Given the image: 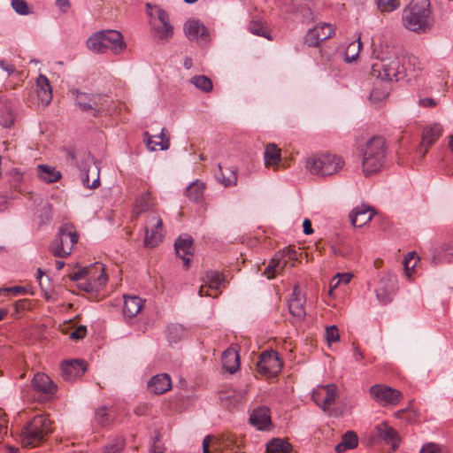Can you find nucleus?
I'll return each instance as SVG.
<instances>
[{"mask_svg":"<svg viewBox=\"0 0 453 453\" xmlns=\"http://www.w3.org/2000/svg\"><path fill=\"white\" fill-rule=\"evenodd\" d=\"M403 24L410 31L425 34L434 24L429 0H411L403 12Z\"/></svg>","mask_w":453,"mask_h":453,"instance_id":"obj_1","label":"nucleus"},{"mask_svg":"<svg viewBox=\"0 0 453 453\" xmlns=\"http://www.w3.org/2000/svg\"><path fill=\"white\" fill-rule=\"evenodd\" d=\"M386 141L381 136H373L360 148L362 171L365 176L379 173L386 157Z\"/></svg>","mask_w":453,"mask_h":453,"instance_id":"obj_2","label":"nucleus"},{"mask_svg":"<svg viewBox=\"0 0 453 453\" xmlns=\"http://www.w3.org/2000/svg\"><path fill=\"white\" fill-rule=\"evenodd\" d=\"M69 278L77 281V287L87 293H98L108 281L105 268L98 262L70 273Z\"/></svg>","mask_w":453,"mask_h":453,"instance_id":"obj_3","label":"nucleus"},{"mask_svg":"<svg viewBox=\"0 0 453 453\" xmlns=\"http://www.w3.org/2000/svg\"><path fill=\"white\" fill-rule=\"evenodd\" d=\"M86 44L95 53H104L109 50L114 54H119L127 47L122 35L117 30L96 32L88 37Z\"/></svg>","mask_w":453,"mask_h":453,"instance_id":"obj_4","label":"nucleus"},{"mask_svg":"<svg viewBox=\"0 0 453 453\" xmlns=\"http://www.w3.org/2000/svg\"><path fill=\"white\" fill-rule=\"evenodd\" d=\"M52 433L51 421L46 414L35 416L21 430V441L24 447L39 446Z\"/></svg>","mask_w":453,"mask_h":453,"instance_id":"obj_5","label":"nucleus"},{"mask_svg":"<svg viewBox=\"0 0 453 453\" xmlns=\"http://www.w3.org/2000/svg\"><path fill=\"white\" fill-rule=\"evenodd\" d=\"M342 157L331 153L315 154L306 160V167L312 173L320 176L333 175L344 166Z\"/></svg>","mask_w":453,"mask_h":453,"instance_id":"obj_6","label":"nucleus"},{"mask_svg":"<svg viewBox=\"0 0 453 453\" xmlns=\"http://www.w3.org/2000/svg\"><path fill=\"white\" fill-rule=\"evenodd\" d=\"M147 14L155 38L159 42H167L173 35V26L170 23L168 13L157 5L146 4Z\"/></svg>","mask_w":453,"mask_h":453,"instance_id":"obj_7","label":"nucleus"},{"mask_svg":"<svg viewBox=\"0 0 453 453\" xmlns=\"http://www.w3.org/2000/svg\"><path fill=\"white\" fill-rule=\"evenodd\" d=\"M406 73V68L403 62L397 57H388L379 59L372 65V76L380 79L381 81H398L402 79Z\"/></svg>","mask_w":453,"mask_h":453,"instance_id":"obj_8","label":"nucleus"},{"mask_svg":"<svg viewBox=\"0 0 453 453\" xmlns=\"http://www.w3.org/2000/svg\"><path fill=\"white\" fill-rule=\"evenodd\" d=\"M78 240L79 235L74 226L65 224L59 227L58 235L50 246V250L55 257H65L72 253Z\"/></svg>","mask_w":453,"mask_h":453,"instance_id":"obj_9","label":"nucleus"},{"mask_svg":"<svg viewBox=\"0 0 453 453\" xmlns=\"http://www.w3.org/2000/svg\"><path fill=\"white\" fill-rule=\"evenodd\" d=\"M283 363L276 351H265L257 363V372L265 378L276 377L281 371Z\"/></svg>","mask_w":453,"mask_h":453,"instance_id":"obj_10","label":"nucleus"},{"mask_svg":"<svg viewBox=\"0 0 453 453\" xmlns=\"http://www.w3.org/2000/svg\"><path fill=\"white\" fill-rule=\"evenodd\" d=\"M106 97L97 94L78 92L76 104L84 111H89L92 116L98 117L104 111Z\"/></svg>","mask_w":453,"mask_h":453,"instance_id":"obj_11","label":"nucleus"},{"mask_svg":"<svg viewBox=\"0 0 453 453\" xmlns=\"http://www.w3.org/2000/svg\"><path fill=\"white\" fill-rule=\"evenodd\" d=\"M370 394L377 403L383 406L396 405L403 399L401 391L383 384L371 387Z\"/></svg>","mask_w":453,"mask_h":453,"instance_id":"obj_12","label":"nucleus"},{"mask_svg":"<svg viewBox=\"0 0 453 453\" xmlns=\"http://www.w3.org/2000/svg\"><path fill=\"white\" fill-rule=\"evenodd\" d=\"M100 168L96 165L95 158L88 154L84 165L81 168V178L82 184L88 188H96L100 185Z\"/></svg>","mask_w":453,"mask_h":453,"instance_id":"obj_13","label":"nucleus"},{"mask_svg":"<svg viewBox=\"0 0 453 453\" xmlns=\"http://www.w3.org/2000/svg\"><path fill=\"white\" fill-rule=\"evenodd\" d=\"M337 396V387L334 384L319 386L312 392V400L325 412H328Z\"/></svg>","mask_w":453,"mask_h":453,"instance_id":"obj_14","label":"nucleus"},{"mask_svg":"<svg viewBox=\"0 0 453 453\" xmlns=\"http://www.w3.org/2000/svg\"><path fill=\"white\" fill-rule=\"evenodd\" d=\"M163 237V221L159 216L152 214L145 226L144 245L154 248L162 242Z\"/></svg>","mask_w":453,"mask_h":453,"instance_id":"obj_15","label":"nucleus"},{"mask_svg":"<svg viewBox=\"0 0 453 453\" xmlns=\"http://www.w3.org/2000/svg\"><path fill=\"white\" fill-rule=\"evenodd\" d=\"M335 28L330 23H319L309 29L304 35V43L309 47H318L323 41L334 35Z\"/></svg>","mask_w":453,"mask_h":453,"instance_id":"obj_16","label":"nucleus"},{"mask_svg":"<svg viewBox=\"0 0 453 453\" xmlns=\"http://www.w3.org/2000/svg\"><path fill=\"white\" fill-rule=\"evenodd\" d=\"M184 33L190 41L200 44H207L211 41L207 27L198 19H188L184 24Z\"/></svg>","mask_w":453,"mask_h":453,"instance_id":"obj_17","label":"nucleus"},{"mask_svg":"<svg viewBox=\"0 0 453 453\" xmlns=\"http://www.w3.org/2000/svg\"><path fill=\"white\" fill-rule=\"evenodd\" d=\"M395 288L396 277L391 273L386 274L379 280L375 289L378 300L385 304L390 303Z\"/></svg>","mask_w":453,"mask_h":453,"instance_id":"obj_18","label":"nucleus"},{"mask_svg":"<svg viewBox=\"0 0 453 453\" xmlns=\"http://www.w3.org/2000/svg\"><path fill=\"white\" fill-rule=\"evenodd\" d=\"M377 441H384L387 444H390L392 449H395L398 446V434L387 423L382 422L378 425L372 431V443Z\"/></svg>","mask_w":453,"mask_h":453,"instance_id":"obj_19","label":"nucleus"},{"mask_svg":"<svg viewBox=\"0 0 453 453\" xmlns=\"http://www.w3.org/2000/svg\"><path fill=\"white\" fill-rule=\"evenodd\" d=\"M85 371L86 364L82 360L65 361L61 365V376L66 381L81 377Z\"/></svg>","mask_w":453,"mask_h":453,"instance_id":"obj_20","label":"nucleus"},{"mask_svg":"<svg viewBox=\"0 0 453 453\" xmlns=\"http://www.w3.org/2000/svg\"><path fill=\"white\" fill-rule=\"evenodd\" d=\"M453 261V240L444 242L433 250L432 263L438 265Z\"/></svg>","mask_w":453,"mask_h":453,"instance_id":"obj_21","label":"nucleus"},{"mask_svg":"<svg viewBox=\"0 0 453 453\" xmlns=\"http://www.w3.org/2000/svg\"><path fill=\"white\" fill-rule=\"evenodd\" d=\"M174 248L176 254L183 260L184 266L188 269L190 257L194 251L193 239L191 237H179L174 243Z\"/></svg>","mask_w":453,"mask_h":453,"instance_id":"obj_22","label":"nucleus"},{"mask_svg":"<svg viewBox=\"0 0 453 453\" xmlns=\"http://www.w3.org/2000/svg\"><path fill=\"white\" fill-rule=\"evenodd\" d=\"M373 214V210L371 207L362 204L352 210L349 219L354 226L361 227L372 220Z\"/></svg>","mask_w":453,"mask_h":453,"instance_id":"obj_23","label":"nucleus"},{"mask_svg":"<svg viewBox=\"0 0 453 453\" xmlns=\"http://www.w3.org/2000/svg\"><path fill=\"white\" fill-rule=\"evenodd\" d=\"M304 303V297L301 296L298 287H296L288 300V309L290 313L298 319H303L306 315Z\"/></svg>","mask_w":453,"mask_h":453,"instance_id":"obj_24","label":"nucleus"},{"mask_svg":"<svg viewBox=\"0 0 453 453\" xmlns=\"http://www.w3.org/2000/svg\"><path fill=\"white\" fill-rule=\"evenodd\" d=\"M32 387L35 390L48 395L57 391V385L45 373H36L32 380Z\"/></svg>","mask_w":453,"mask_h":453,"instance_id":"obj_25","label":"nucleus"},{"mask_svg":"<svg viewBox=\"0 0 453 453\" xmlns=\"http://www.w3.org/2000/svg\"><path fill=\"white\" fill-rule=\"evenodd\" d=\"M250 423L259 430H265L271 425L270 410L265 406L255 409L250 418Z\"/></svg>","mask_w":453,"mask_h":453,"instance_id":"obj_26","label":"nucleus"},{"mask_svg":"<svg viewBox=\"0 0 453 453\" xmlns=\"http://www.w3.org/2000/svg\"><path fill=\"white\" fill-rule=\"evenodd\" d=\"M242 442L234 435H227L215 442V450L219 453H242Z\"/></svg>","mask_w":453,"mask_h":453,"instance_id":"obj_27","label":"nucleus"},{"mask_svg":"<svg viewBox=\"0 0 453 453\" xmlns=\"http://www.w3.org/2000/svg\"><path fill=\"white\" fill-rule=\"evenodd\" d=\"M442 128L438 124H434L424 128L422 134L421 147L424 148L423 156L427 152L428 149L440 138Z\"/></svg>","mask_w":453,"mask_h":453,"instance_id":"obj_28","label":"nucleus"},{"mask_svg":"<svg viewBox=\"0 0 453 453\" xmlns=\"http://www.w3.org/2000/svg\"><path fill=\"white\" fill-rule=\"evenodd\" d=\"M144 136L150 150H167L170 146V141L165 134V128H162L158 134L152 136L148 132H145Z\"/></svg>","mask_w":453,"mask_h":453,"instance_id":"obj_29","label":"nucleus"},{"mask_svg":"<svg viewBox=\"0 0 453 453\" xmlns=\"http://www.w3.org/2000/svg\"><path fill=\"white\" fill-rule=\"evenodd\" d=\"M148 386L155 394L160 395L171 389L172 380L168 374L161 373L153 376L150 380Z\"/></svg>","mask_w":453,"mask_h":453,"instance_id":"obj_30","label":"nucleus"},{"mask_svg":"<svg viewBox=\"0 0 453 453\" xmlns=\"http://www.w3.org/2000/svg\"><path fill=\"white\" fill-rule=\"evenodd\" d=\"M265 165L276 170L281 161V150L275 143H268L264 151Z\"/></svg>","mask_w":453,"mask_h":453,"instance_id":"obj_31","label":"nucleus"},{"mask_svg":"<svg viewBox=\"0 0 453 453\" xmlns=\"http://www.w3.org/2000/svg\"><path fill=\"white\" fill-rule=\"evenodd\" d=\"M223 368L230 373L235 372L240 366V357L234 349H227L223 352L222 357Z\"/></svg>","mask_w":453,"mask_h":453,"instance_id":"obj_32","label":"nucleus"},{"mask_svg":"<svg viewBox=\"0 0 453 453\" xmlns=\"http://www.w3.org/2000/svg\"><path fill=\"white\" fill-rule=\"evenodd\" d=\"M124 307L123 313L126 317L134 318L142 310L143 306V301L141 297L134 296H124Z\"/></svg>","mask_w":453,"mask_h":453,"instance_id":"obj_33","label":"nucleus"},{"mask_svg":"<svg viewBox=\"0 0 453 453\" xmlns=\"http://www.w3.org/2000/svg\"><path fill=\"white\" fill-rule=\"evenodd\" d=\"M154 198L151 196L150 193H143L135 201L133 210L134 214L135 216H139L142 213H144L151 210L154 207Z\"/></svg>","mask_w":453,"mask_h":453,"instance_id":"obj_34","label":"nucleus"},{"mask_svg":"<svg viewBox=\"0 0 453 453\" xmlns=\"http://www.w3.org/2000/svg\"><path fill=\"white\" fill-rule=\"evenodd\" d=\"M390 86L383 81H377L370 94V101L377 104L385 100L389 95Z\"/></svg>","mask_w":453,"mask_h":453,"instance_id":"obj_35","label":"nucleus"},{"mask_svg":"<svg viewBox=\"0 0 453 453\" xmlns=\"http://www.w3.org/2000/svg\"><path fill=\"white\" fill-rule=\"evenodd\" d=\"M358 444V437L353 431L345 433L342 441L335 446L334 449L337 453H342L348 449H355Z\"/></svg>","mask_w":453,"mask_h":453,"instance_id":"obj_36","label":"nucleus"},{"mask_svg":"<svg viewBox=\"0 0 453 453\" xmlns=\"http://www.w3.org/2000/svg\"><path fill=\"white\" fill-rule=\"evenodd\" d=\"M204 282L208 288L211 290H218L224 286L225 277L223 273L218 271H207L205 273Z\"/></svg>","mask_w":453,"mask_h":453,"instance_id":"obj_37","label":"nucleus"},{"mask_svg":"<svg viewBox=\"0 0 453 453\" xmlns=\"http://www.w3.org/2000/svg\"><path fill=\"white\" fill-rule=\"evenodd\" d=\"M219 173H216L217 179L225 186L229 187L235 185L237 182L236 170L233 168L226 169V173L223 171L222 166L219 164Z\"/></svg>","mask_w":453,"mask_h":453,"instance_id":"obj_38","label":"nucleus"},{"mask_svg":"<svg viewBox=\"0 0 453 453\" xmlns=\"http://www.w3.org/2000/svg\"><path fill=\"white\" fill-rule=\"evenodd\" d=\"M205 184L198 180L192 182L186 189V195L189 200L199 202L203 197Z\"/></svg>","mask_w":453,"mask_h":453,"instance_id":"obj_39","label":"nucleus"},{"mask_svg":"<svg viewBox=\"0 0 453 453\" xmlns=\"http://www.w3.org/2000/svg\"><path fill=\"white\" fill-rule=\"evenodd\" d=\"M291 449V444L280 438L272 439L266 445L267 453H287Z\"/></svg>","mask_w":453,"mask_h":453,"instance_id":"obj_40","label":"nucleus"},{"mask_svg":"<svg viewBox=\"0 0 453 453\" xmlns=\"http://www.w3.org/2000/svg\"><path fill=\"white\" fill-rule=\"evenodd\" d=\"M38 171L40 179L48 183L56 182L62 176L59 171H57L54 167H50L45 165H40L38 166Z\"/></svg>","mask_w":453,"mask_h":453,"instance_id":"obj_41","label":"nucleus"},{"mask_svg":"<svg viewBox=\"0 0 453 453\" xmlns=\"http://www.w3.org/2000/svg\"><path fill=\"white\" fill-rule=\"evenodd\" d=\"M297 13L301 19L302 23L303 24H310L316 19V15L312 9L306 4L302 3L299 5V9L297 11Z\"/></svg>","mask_w":453,"mask_h":453,"instance_id":"obj_42","label":"nucleus"},{"mask_svg":"<svg viewBox=\"0 0 453 453\" xmlns=\"http://www.w3.org/2000/svg\"><path fill=\"white\" fill-rule=\"evenodd\" d=\"M190 82L203 92L208 93L212 89V82L205 75H196L191 78Z\"/></svg>","mask_w":453,"mask_h":453,"instance_id":"obj_43","label":"nucleus"},{"mask_svg":"<svg viewBox=\"0 0 453 453\" xmlns=\"http://www.w3.org/2000/svg\"><path fill=\"white\" fill-rule=\"evenodd\" d=\"M361 48L362 42L360 39L350 42L345 51V61L348 63L355 61L358 57Z\"/></svg>","mask_w":453,"mask_h":453,"instance_id":"obj_44","label":"nucleus"},{"mask_svg":"<svg viewBox=\"0 0 453 453\" xmlns=\"http://www.w3.org/2000/svg\"><path fill=\"white\" fill-rule=\"evenodd\" d=\"M374 3L381 13L392 12L401 6L399 0H374Z\"/></svg>","mask_w":453,"mask_h":453,"instance_id":"obj_45","label":"nucleus"},{"mask_svg":"<svg viewBox=\"0 0 453 453\" xmlns=\"http://www.w3.org/2000/svg\"><path fill=\"white\" fill-rule=\"evenodd\" d=\"M14 123V117L9 106H3L0 109V125L3 127H11Z\"/></svg>","mask_w":453,"mask_h":453,"instance_id":"obj_46","label":"nucleus"},{"mask_svg":"<svg viewBox=\"0 0 453 453\" xmlns=\"http://www.w3.org/2000/svg\"><path fill=\"white\" fill-rule=\"evenodd\" d=\"M283 267L284 265H281V262L278 258L273 257L271 259L269 265L265 268L264 274L268 279H273L280 270L283 269Z\"/></svg>","mask_w":453,"mask_h":453,"instance_id":"obj_47","label":"nucleus"},{"mask_svg":"<svg viewBox=\"0 0 453 453\" xmlns=\"http://www.w3.org/2000/svg\"><path fill=\"white\" fill-rule=\"evenodd\" d=\"M418 260H419V258H418L417 253L414 251L408 253V255L405 257V258L403 260V266H404V270H405V273L408 277H411V273L413 272L414 268L416 267Z\"/></svg>","mask_w":453,"mask_h":453,"instance_id":"obj_48","label":"nucleus"},{"mask_svg":"<svg viewBox=\"0 0 453 453\" xmlns=\"http://www.w3.org/2000/svg\"><path fill=\"white\" fill-rule=\"evenodd\" d=\"M125 446V440L122 437L115 438L112 441L109 442L104 448V453H119Z\"/></svg>","mask_w":453,"mask_h":453,"instance_id":"obj_49","label":"nucleus"},{"mask_svg":"<svg viewBox=\"0 0 453 453\" xmlns=\"http://www.w3.org/2000/svg\"><path fill=\"white\" fill-rule=\"evenodd\" d=\"M419 453H449V449L445 446L429 442L421 448Z\"/></svg>","mask_w":453,"mask_h":453,"instance_id":"obj_50","label":"nucleus"},{"mask_svg":"<svg viewBox=\"0 0 453 453\" xmlns=\"http://www.w3.org/2000/svg\"><path fill=\"white\" fill-rule=\"evenodd\" d=\"M403 64L406 68V72L408 70L415 72L417 70L419 71L423 69V64L418 59V58L414 55L407 56L406 60Z\"/></svg>","mask_w":453,"mask_h":453,"instance_id":"obj_51","label":"nucleus"},{"mask_svg":"<svg viewBox=\"0 0 453 453\" xmlns=\"http://www.w3.org/2000/svg\"><path fill=\"white\" fill-rule=\"evenodd\" d=\"M326 340L328 345L340 340L339 330L336 326L332 325L326 327Z\"/></svg>","mask_w":453,"mask_h":453,"instance_id":"obj_52","label":"nucleus"},{"mask_svg":"<svg viewBox=\"0 0 453 453\" xmlns=\"http://www.w3.org/2000/svg\"><path fill=\"white\" fill-rule=\"evenodd\" d=\"M12 7L19 15H27L30 13L26 0H12Z\"/></svg>","mask_w":453,"mask_h":453,"instance_id":"obj_53","label":"nucleus"},{"mask_svg":"<svg viewBox=\"0 0 453 453\" xmlns=\"http://www.w3.org/2000/svg\"><path fill=\"white\" fill-rule=\"evenodd\" d=\"M250 30L254 35L267 37L266 28L264 27L263 22L260 20H252L250 23Z\"/></svg>","mask_w":453,"mask_h":453,"instance_id":"obj_54","label":"nucleus"},{"mask_svg":"<svg viewBox=\"0 0 453 453\" xmlns=\"http://www.w3.org/2000/svg\"><path fill=\"white\" fill-rule=\"evenodd\" d=\"M282 257L284 258L283 265L285 266L288 262H291L290 266H295V262L298 259V253L293 249L287 248L282 250Z\"/></svg>","mask_w":453,"mask_h":453,"instance_id":"obj_55","label":"nucleus"},{"mask_svg":"<svg viewBox=\"0 0 453 453\" xmlns=\"http://www.w3.org/2000/svg\"><path fill=\"white\" fill-rule=\"evenodd\" d=\"M352 275L349 273H338L335 278H334L331 281L330 287L331 290L338 287L340 282L344 284H348L351 280Z\"/></svg>","mask_w":453,"mask_h":453,"instance_id":"obj_56","label":"nucleus"},{"mask_svg":"<svg viewBox=\"0 0 453 453\" xmlns=\"http://www.w3.org/2000/svg\"><path fill=\"white\" fill-rule=\"evenodd\" d=\"M37 97L40 103L43 106H47L52 100V91L51 90H36Z\"/></svg>","mask_w":453,"mask_h":453,"instance_id":"obj_57","label":"nucleus"},{"mask_svg":"<svg viewBox=\"0 0 453 453\" xmlns=\"http://www.w3.org/2000/svg\"><path fill=\"white\" fill-rule=\"evenodd\" d=\"M36 87H37L36 90H42V91L51 90L50 81H49L48 78L43 74H40L38 76V78L36 79Z\"/></svg>","mask_w":453,"mask_h":453,"instance_id":"obj_58","label":"nucleus"},{"mask_svg":"<svg viewBox=\"0 0 453 453\" xmlns=\"http://www.w3.org/2000/svg\"><path fill=\"white\" fill-rule=\"evenodd\" d=\"M30 306V301L28 299H21L14 303L13 308L14 312L12 313L13 317H17L18 313L20 311L27 310Z\"/></svg>","mask_w":453,"mask_h":453,"instance_id":"obj_59","label":"nucleus"},{"mask_svg":"<svg viewBox=\"0 0 453 453\" xmlns=\"http://www.w3.org/2000/svg\"><path fill=\"white\" fill-rule=\"evenodd\" d=\"M96 419L101 426H105L108 422V412L105 407H101L96 411Z\"/></svg>","mask_w":453,"mask_h":453,"instance_id":"obj_60","label":"nucleus"},{"mask_svg":"<svg viewBox=\"0 0 453 453\" xmlns=\"http://www.w3.org/2000/svg\"><path fill=\"white\" fill-rule=\"evenodd\" d=\"M87 334V327L85 326H79L74 331H73L70 334V338L73 340H81L83 339Z\"/></svg>","mask_w":453,"mask_h":453,"instance_id":"obj_61","label":"nucleus"},{"mask_svg":"<svg viewBox=\"0 0 453 453\" xmlns=\"http://www.w3.org/2000/svg\"><path fill=\"white\" fill-rule=\"evenodd\" d=\"M1 291L11 293L14 296H18L19 294L25 293L26 289L23 287L14 286V287H10V288H5L2 289Z\"/></svg>","mask_w":453,"mask_h":453,"instance_id":"obj_62","label":"nucleus"},{"mask_svg":"<svg viewBox=\"0 0 453 453\" xmlns=\"http://www.w3.org/2000/svg\"><path fill=\"white\" fill-rule=\"evenodd\" d=\"M243 396H244V392H242V391H239L237 394H235L234 391H227L226 393V398L230 399V398L234 397V403H239L240 401H242Z\"/></svg>","mask_w":453,"mask_h":453,"instance_id":"obj_63","label":"nucleus"},{"mask_svg":"<svg viewBox=\"0 0 453 453\" xmlns=\"http://www.w3.org/2000/svg\"><path fill=\"white\" fill-rule=\"evenodd\" d=\"M418 104L422 107H434L437 105V103L433 98H421L418 101Z\"/></svg>","mask_w":453,"mask_h":453,"instance_id":"obj_64","label":"nucleus"}]
</instances>
